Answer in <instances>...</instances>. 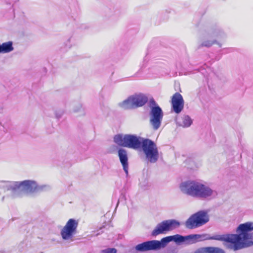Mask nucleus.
I'll return each instance as SVG.
<instances>
[{"label": "nucleus", "instance_id": "nucleus-1", "mask_svg": "<svg viewBox=\"0 0 253 253\" xmlns=\"http://www.w3.org/2000/svg\"><path fill=\"white\" fill-rule=\"evenodd\" d=\"M253 222H247L241 224L237 227L238 234H216L206 238L205 234H190L182 236L176 234L165 237L166 244L171 241L176 243H184L186 245H191L205 239L215 240L224 241L229 244L226 247L233 251H237L253 246Z\"/></svg>", "mask_w": 253, "mask_h": 253}, {"label": "nucleus", "instance_id": "nucleus-2", "mask_svg": "<svg viewBox=\"0 0 253 253\" xmlns=\"http://www.w3.org/2000/svg\"><path fill=\"white\" fill-rule=\"evenodd\" d=\"M114 141L119 146L135 150L141 148L146 160L150 163H155L159 159V151L157 145L148 138H144L133 134H118L114 136Z\"/></svg>", "mask_w": 253, "mask_h": 253}, {"label": "nucleus", "instance_id": "nucleus-3", "mask_svg": "<svg viewBox=\"0 0 253 253\" xmlns=\"http://www.w3.org/2000/svg\"><path fill=\"white\" fill-rule=\"evenodd\" d=\"M179 188L183 194L202 200H210L215 198L217 195L216 190L197 180L183 181L180 184Z\"/></svg>", "mask_w": 253, "mask_h": 253}, {"label": "nucleus", "instance_id": "nucleus-4", "mask_svg": "<svg viewBox=\"0 0 253 253\" xmlns=\"http://www.w3.org/2000/svg\"><path fill=\"white\" fill-rule=\"evenodd\" d=\"M0 187L5 188L11 191L14 195L22 193H34L45 190L49 186L45 185H38L34 180H26L22 181H2Z\"/></svg>", "mask_w": 253, "mask_h": 253}, {"label": "nucleus", "instance_id": "nucleus-5", "mask_svg": "<svg viewBox=\"0 0 253 253\" xmlns=\"http://www.w3.org/2000/svg\"><path fill=\"white\" fill-rule=\"evenodd\" d=\"M209 220L208 212L202 210L191 215L186 221L185 224L187 228L192 229L206 224Z\"/></svg>", "mask_w": 253, "mask_h": 253}, {"label": "nucleus", "instance_id": "nucleus-6", "mask_svg": "<svg viewBox=\"0 0 253 253\" xmlns=\"http://www.w3.org/2000/svg\"><path fill=\"white\" fill-rule=\"evenodd\" d=\"M226 35L223 30L219 27L212 28L209 31L208 36L199 45L198 48L202 47H210L216 43L217 39H222Z\"/></svg>", "mask_w": 253, "mask_h": 253}, {"label": "nucleus", "instance_id": "nucleus-7", "mask_svg": "<svg viewBox=\"0 0 253 253\" xmlns=\"http://www.w3.org/2000/svg\"><path fill=\"white\" fill-rule=\"evenodd\" d=\"M180 225V222L175 219L164 220L157 225L151 232V235L156 237L167 231L173 230L179 227Z\"/></svg>", "mask_w": 253, "mask_h": 253}, {"label": "nucleus", "instance_id": "nucleus-8", "mask_svg": "<svg viewBox=\"0 0 253 253\" xmlns=\"http://www.w3.org/2000/svg\"><path fill=\"white\" fill-rule=\"evenodd\" d=\"M167 246L165 237L161 241L151 240L137 245L134 249L137 252H144L148 251H157Z\"/></svg>", "mask_w": 253, "mask_h": 253}, {"label": "nucleus", "instance_id": "nucleus-9", "mask_svg": "<svg viewBox=\"0 0 253 253\" xmlns=\"http://www.w3.org/2000/svg\"><path fill=\"white\" fill-rule=\"evenodd\" d=\"M78 224V220L73 218L69 219L60 231L62 239L72 241L75 235L77 233Z\"/></svg>", "mask_w": 253, "mask_h": 253}, {"label": "nucleus", "instance_id": "nucleus-10", "mask_svg": "<svg viewBox=\"0 0 253 253\" xmlns=\"http://www.w3.org/2000/svg\"><path fill=\"white\" fill-rule=\"evenodd\" d=\"M150 124L154 130H158L161 126L163 118V112L161 107H153L149 113Z\"/></svg>", "mask_w": 253, "mask_h": 253}, {"label": "nucleus", "instance_id": "nucleus-11", "mask_svg": "<svg viewBox=\"0 0 253 253\" xmlns=\"http://www.w3.org/2000/svg\"><path fill=\"white\" fill-rule=\"evenodd\" d=\"M173 111L176 114L180 113L184 108V101L182 96L178 92L175 93L171 97Z\"/></svg>", "mask_w": 253, "mask_h": 253}, {"label": "nucleus", "instance_id": "nucleus-12", "mask_svg": "<svg viewBox=\"0 0 253 253\" xmlns=\"http://www.w3.org/2000/svg\"><path fill=\"white\" fill-rule=\"evenodd\" d=\"M118 154L120 161L123 166V169L124 170L126 175H127L128 173V159L127 152L126 150L123 148H120L118 150Z\"/></svg>", "mask_w": 253, "mask_h": 253}, {"label": "nucleus", "instance_id": "nucleus-13", "mask_svg": "<svg viewBox=\"0 0 253 253\" xmlns=\"http://www.w3.org/2000/svg\"><path fill=\"white\" fill-rule=\"evenodd\" d=\"M135 108L144 106L148 101V97L143 93L132 95Z\"/></svg>", "mask_w": 253, "mask_h": 253}, {"label": "nucleus", "instance_id": "nucleus-14", "mask_svg": "<svg viewBox=\"0 0 253 253\" xmlns=\"http://www.w3.org/2000/svg\"><path fill=\"white\" fill-rule=\"evenodd\" d=\"M176 122L178 126L186 128L192 125L193 120L188 115H184L181 118L177 119Z\"/></svg>", "mask_w": 253, "mask_h": 253}, {"label": "nucleus", "instance_id": "nucleus-15", "mask_svg": "<svg viewBox=\"0 0 253 253\" xmlns=\"http://www.w3.org/2000/svg\"><path fill=\"white\" fill-rule=\"evenodd\" d=\"M133 101L132 98V96L128 97L124 101L119 102L118 106L119 107L124 110H130L134 109V105L133 104Z\"/></svg>", "mask_w": 253, "mask_h": 253}, {"label": "nucleus", "instance_id": "nucleus-16", "mask_svg": "<svg viewBox=\"0 0 253 253\" xmlns=\"http://www.w3.org/2000/svg\"><path fill=\"white\" fill-rule=\"evenodd\" d=\"M194 253H225L224 251L217 247H204L197 250Z\"/></svg>", "mask_w": 253, "mask_h": 253}, {"label": "nucleus", "instance_id": "nucleus-17", "mask_svg": "<svg viewBox=\"0 0 253 253\" xmlns=\"http://www.w3.org/2000/svg\"><path fill=\"white\" fill-rule=\"evenodd\" d=\"M12 42H8L0 44V53H8L13 50Z\"/></svg>", "mask_w": 253, "mask_h": 253}, {"label": "nucleus", "instance_id": "nucleus-18", "mask_svg": "<svg viewBox=\"0 0 253 253\" xmlns=\"http://www.w3.org/2000/svg\"><path fill=\"white\" fill-rule=\"evenodd\" d=\"M149 106L150 108V110H152L153 107H160L156 102L154 98H151L149 101Z\"/></svg>", "mask_w": 253, "mask_h": 253}, {"label": "nucleus", "instance_id": "nucleus-19", "mask_svg": "<svg viewBox=\"0 0 253 253\" xmlns=\"http://www.w3.org/2000/svg\"><path fill=\"white\" fill-rule=\"evenodd\" d=\"M117 250L115 248H107L101 251L102 253H117Z\"/></svg>", "mask_w": 253, "mask_h": 253}, {"label": "nucleus", "instance_id": "nucleus-20", "mask_svg": "<svg viewBox=\"0 0 253 253\" xmlns=\"http://www.w3.org/2000/svg\"><path fill=\"white\" fill-rule=\"evenodd\" d=\"M55 115L56 118L60 119L64 114V111L61 110H56L55 111Z\"/></svg>", "mask_w": 253, "mask_h": 253}, {"label": "nucleus", "instance_id": "nucleus-21", "mask_svg": "<svg viewBox=\"0 0 253 253\" xmlns=\"http://www.w3.org/2000/svg\"><path fill=\"white\" fill-rule=\"evenodd\" d=\"M82 109H83V108H82V105L80 104H78L76 108L74 109V112H80L82 110Z\"/></svg>", "mask_w": 253, "mask_h": 253}, {"label": "nucleus", "instance_id": "nucleus-22", "mask_svg": "<svg viewBox=\"0 0 253 253\" xmlns=\"http://www.w3.org/2000/svg\"><path fill=\"white\" fill-rule=\"evenodd\" d=\"M4 109V106L2 103H0V113H2Z\"/></svg>", "mask_w": 253, "mask_h": 253}, {"label": "nucleus", "instance_id": "nucleus-23", "mask_svg": "<svg viewBox=\"0 0 253 253\" xmlns=\"http://www.w3.org/2000/svg\"><path fill=\"white\" fill-rule=\"evenodd\" d=\"M217 39H216V43H215V44H217L220 47H221L222 46V44L217 42Z\"/></svg>", "mask_w": 253, "mask_h": 253}]
</instances>
